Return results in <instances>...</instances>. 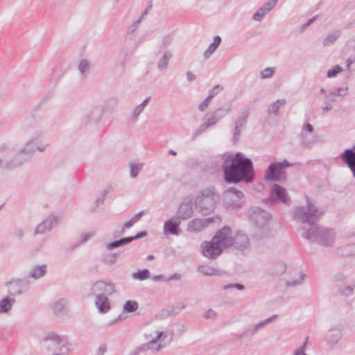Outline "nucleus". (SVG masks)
Returning a JSON list of instances; mask_svg holds the SVG:
<instances>
[{"mask_svg": "<svg viewBox=\"0 0 355 355\" xmlns=\"http://www.w3.org/2000/svg\"><path fill=\"white\" fill-rule=\"evenodd\" d=\"M306 208L297 207L293 211L294 218L304 224L302 237L320 246L331 247L335 243L336 232L333 229L318 224L324 211L318 209L309 197H306Z\"/></svg>", "mask_w": 355, "mask_h": 355, "instance_id": "1", "label": "nucleus"}, {"mask_svg": "<svg viewBox=\"0 0 355 355\" xmlns=\"http://www.w3.org/2000/svg\"><path fill=\"white\" fill-rule=\"evenodd\" d=\"M221 169L223 179L228 184H237L241 182L250 183L254 178L252 160L240 152L226 157L221 165Z\"/></svg>", "mask_w": 355, "mask_h": 355, "instance_id": "2", "label": "nucleus"}, {"mask_svg": "<svg viewBox=\"0 0 355 355\" xmlns=\"http://www.w3.org/2000/svg\"><path fill=\"white\" fill-rule=\"evenodd\" d=\"M220 196L216 193L214 187H208L200 191L196 196L194 205L203 215L211 214L216 208Z\"/></svg>", "mask_w": 355, "mask_h": 355, "instance_id": "3", "label": "nucleus"}, {"mask_svg": "<svg viewBox=\"0 0 355 355\" xmlns=\"http://www.w3.org/2000/svg\"><path fill=\"white\" fill-rule=\"evenodd\" d=\"M292 164L286 159L282 162H272L267 168L264 180L271 182H283L286 179V167L291 166Z\"/></svg>", "mask_w": 355, "mask_h": 355, "instance_id": "4", "label": "nucleus"}, {"mask_svg": "<svg viewBox=\"0 0 355 355\" xmlns=\"http://www.w3.org/2000/svg\"><path fill=\"white\" fill-rule=\"evenodd\" d=\"M45 341H51L54 348L52 355H67L71 349L67 336H60L54 332L48 334L44 338Z\"/></svg>", "mask_w": 355, "mask_h": 355, "instance_id": "5", "label": "nucleus"}, {"mask_svg": "<svg viewBox=\"0 0 355 355\" xmlns=\"http://www.w3.org/2000/svg\"><path fill=\"white\" fill-rule=\"evenodd\" d=\"M223 203L226 208L239 209L244 203V195L236 188L230 187L224 193Z\"/></svg>", "mask_w": 355, "mask_h": 355, "instance_id": "6", "label": "nucleus"}, {"mask_svg": "<svg viewBox=\"0 0 355 355\" xmlns=\"http://www.w3.org/2000/svg\"><path fill=\"white\" fill-rule=\"evenodd\" d=\"M42 136L43 132L42 130L36 131L21 148L22 152L25 153L29 158H31L36 150L40 152H44L48 146V144L41 142Z\"/></svg>", "mask_w": 355, "mask_h": 355, "instance_id": "7", "label": "nucleus"}, {"mask_svg": "<svg viewBox=\"0 0 355 355\" xmlns=\"http://www.w3.org/2000/svg\"><path fill=\"white\" fill-rule=\"evenodd\" d=\"M7 293L10 296L15 297L26 293L30 288V282L27 278H13L5 283Z\"/></svg>", "mask_w": 355, "mask_h": 355, "instance_id": "8", "label": "nucleus"}, {"mask_svg": "<svg viewBox=\"0 0 355 355\" xmlns=\"http://www.w3.org/2000/svg\"><path fill=\"white\" fill-rule=\"evenodd\" d=\"M270 219V214L259 207L251 208L249 210V220L257 227H263Z\"/></svg>", "mask_w": 355, "mask_h": 355, "instance_id": "9", "label": "nucleus"}, {"mask_svg": "<svg viewBox=\"0 0 355 355\" xmlns=\"http://www.w3.org/2000/svg\"><path fill=\"white\" fill-rule=\"evenodd\" d=\"M200 247L203 256L211 260L216 259L224 250L212 239L209 241H203Z\"/></svg>", "mask_w": 355, "mask_h": 355, "instance_id": "10", "label": "nucleus"}, {"mask_svg": "<svg viewBox=\"0 0 355 355\" xmlns=\"http://www.w3.org/2000/svg\"><path fill=\"white\" fill-rule=\"evenodd\" d=\"M232 229L230 226H224L216 232L212 239L223 250L229 248L232 244Z\"/></svg>", "mask_w": 355, "mask_h": 355, "instance_id": "11", "label": "nucleus"}, {"mask_svg": "<svg viewBox=\"0 0 355 355\" xmlns=\"http://www.w3.org/2000/svg\"><path fill=\"white\" fill-rule=\"evenodd\" d=\"M232 244L234 250L237 253L245 254L246 251H248L250 248V243L248 235L241 231L236 233L234 237H232Z\"/></svg>", "mask_w": 355, "mask_h": 355, "instance_id": "12", "label": "nucleus"}, {"mask_svg": "<svg viewBox=\"0 0 355 355\" xmlns=\"http://www.w3.org/2000/svg\"><path fill=\"white\" fill-rule=\"evenodd\" d=\"M115 291L114 284L112 282H107L98 280L94 282L91 288V295L97 296L98 295H111Z\"/></svg>", "mask_w": 355, "mask_h": 355, "instance_id": "13", "label": "nucleus"}, {"mask_svg": "<svg viewBox=\"0 0 355 355\" xmlns=\"http://www.w3.org/2000/svg\"><path fill=\"white\" fill-rule=\"evenodd\" d=\"M270 196L272 201L280 202L285 205H290L291 202L286 190L278 184H272Z\"/></svg>", "mask_w": 355, "mask_h": 355, "instance_id": "14", "label": "nucleus"}, {"mask_svg": "<svg viewBox=\"0 0 355 355\" xmlns=\"http://www.w3.org/2000/svg\"><path fill=\"white\" fill-rule=\"evenodd\" d=\"M193 214V200L191 198H186L180 205L175 216L178 220H185L190 218Z\"/></svg>", "mask_w": 355, "mask_h": 355, "instance_id": "15", "label": "nucleus"}, {"mask_svg": "<svg viewBox=\"0 0 355 355\" xmlns=\"http://www.w3.org/2000/svg\"><path fill=\"white\" fill-rule=\"evenodd\" d=\"M343 162L350 169L352 175L355 178V150L354 148L345 149L339 155Z\"/></svg>", "mask_w": 355, "mask_h": 355, "instance_id": "16", "label": "nucleus"}, {"mask_svg": "<svg viewBox=\"0 0 355 355\" xmlns=\"http://www.w3.org/2000/svg\"><path fill=\"white\" fill-rule=\"evenodd\" d=\"M58 223V218L55 216H49L45 218L41 223L38 224L35 228V234H44L50 231L53 226Z\"/></svg>", "mask_w": 355, "mask_h": 355, "instance_id": "17", "label": "nucleus"}, {"mask_svg": "<svg viewBox=\"0 0 355 355\" xmlns=\"http://www.w3.org/2000/svg\"><path fill=\"white\" fill-rule=\"evenodd\" d=\"M180 220L177 218H171L165 221L164 224V232L165 234L171 235H179L181 233L180 227Z\"/></svg>", "mask_w": 355, "mask_h": 355, "instance_id": "18", "label": "nucleus"}, {"mask_svg": "<svg viewBox=\"0 0 355 355\" xmlns=\"http://www.w3.org/2000/svg\"><path fill=\"white\" fill-rule=\"evenodd\" d=\"M304 132H307L308 133L313 134L314 132L313 126L309 122H305L302 129V144L305 147H310L316 142V138L315 137L312 136L311 139H309Z\"/></svg>", "mask_w": 355, "mask_h": 355, "instance_id": "19", "label": "nucleus"}, {"mask_svg": "<svg viewBox=\"0 0 355 355\" xmlns=\"http://www.w3.org/2000/svg\"><path fill=\"white\" fill-rule=\"evenodd\" d=\"M69 300L66 298H60L56 301L53 306V313L58 318L64 317L69 312Z\"/></svg>", "mask_w": 355, "mask_h": 355, "instance_id": "20", "label": "nucleus"}, {"mask_svg": "<svg viewBox=\"0 0 355 355\" xmlns=\"http://www.w3.org/2000/svg\"><path fill=\"white\" fill-rule=\"evenodd\" d=\"M277 318V315H273L271 317L256 324L250 329H246L243 333L239 335V338H242L246 335L253 336L260 329L264 327L266 325L271 323L275 319Z\"/></svg>", "mask_w": 355, "mask_h": 355, "instance_id": "21", "label": "nucleus"}, {"mask_svg": "<svg viewBox=\"0 0 355 355\" xmlns=\"http://www.w3.org/2000/svg\"><path fill=\"white\" fill-rule=\"evenodd\" d=\"M95 305L101 313H106L111 308L107 295H98L96 296Z\"/></svg>", "mask_w": 355, "mask_h": 355, "instance_id": "22", "label": "nucleus"}, {"mask_svg": "<svg viewBox=\"0 0 355 355\" xmlns=\"http://www.w3.org/2000/svg\"><path fill=\"white\" fill-rule=\"evenodd\" d=\"M23 164V161L15 162L13 160V156L6 155L0 159V168L5 170H12Z\"/></svg>", "mask_w": 355, "mask_h": 355, "instance_id": "23", "label": "nucleus"}, {"mask_svg": "<svg viewBox=\"0 0 355 355\" xmlns=\"http://www.w3.org/2000/svg\"><path fill=\"white\" fill-rule=\"evenodd\" d=\"M218 122V120L216 119V116H214L212 114L208 118L207 122L201 124L198 129L195 130L192 135V139L194 140L197 137L201 135L204 131H205L207 128L216 125Z\"/></svg>", "mask_w": 355, "mask_h": 355, "instance_id": "24", "label": "nucleus"}, {"mask_svg": "<svg viewBox=\"0 0 355 355\" xmlns=\"http://www.w3.org/2000/svg\"><path fill=\"white\" fill-rule=\"evenodd\" d=\"M47 272V266L45 264L40 266H35L32 268L26 278L38 279L44 277Z\"/></svg>", "mask_w": 355, "mask_h": 355, "instance_id": "25", "label": "nucleus"}, {"mask_svg": "<svg viewBox=\"0 0 355 355\" xmlns=\"http://www.w3.org/2000/svg\"><path fill=\"white\" fill-rule=\"evenodd\" d=\"M342 337L341 329L338 327H332L326 335L325 339L329 344L337 343Z\"/></svg>", "mask_w": 355, "mask_h": 355, "instance_id": "26", "label": "nucleus"}, {"mask_svg": "<svg viewBox=\"0 0 355 355\" xmlns=\"http://www.w3.org/2000/svg\"><path fill=\"white\" fill-rule=\"evenodd\" d=\"M164 333L162 331H159L157 333V336L149 341L148 343L142 344L139 347H137L134 352H132V355H139L141 352L146 351L150 349V346L155 344L158 340L161 339V338L163 336Z\"/></svg>", "mask_w": 355, "mask_h": 355, "instance_id": "27", "label": "nucleus"}, {"mask_svg": "<svg viewBox=\"0 0 355 355\" xmlns=\"http://www.w3.org/2000/svg\"><path fill=\"white\" fill-rule=\"evenodd\" d=\"M251 108L250 105H248L241 110L235 121V125L243 128L246 124Z\"/></svg>", "mask_w": 355, "mask_h": 355, "instance_id": "28", "label": "nucleus"}, {"mask_svg": "<svg viewBox=\"0 0 355 355\" xmlns=\"http://www.w3.org/2000/svg\"><path fill=\"white\" fill-rule=\"evenodd\" d=\"M102 118V110L100 107H94L92 109L86 114L87 122H94L98 123Z\"/></svg>", "mask_w": 355, "mask_h": 355, "instance_id": "29", "label": "nucleus"}, {"mask_svg": "<svg viewBox=\"0 0 355 355\" xmlns=\"http://www.w3.org/2000/svg\"><path fill=\"white\" fill-rule=\"evenodd\" d=\"M198 270L205 276H220L221 275V271L219 269L207 265L198 266Z\"/></svg>", "mask_w": 355, "mask_h": 355, "instance_id": "30", "label": "nucleus"}, {"mask_svg": "<svg viewBox=\"0 0 355 355\" xmlns=\"http://www.w3.org/2000/svg\"><path fill=\"white\" fill-rule=\"evenodd\" d=\"M15 303L13 297L6 296L0 300V313H8Z\"/></svg>", "mask_w": 355, "mask_h": 355, "instance_id": "31", "label": "nucleus"}, {"mask_svg": "<svg viewBox=\"0 0 355 355\" xmlns=\"http://www.w3.org/2000/svg\"><path fill=\"white\" fill-rule=\"evenodd\" d=\"M221 41V37L219 35H216L214 37L213 42L209 44L207 50L204 52L205 59H208L214 53L220 44Z\"/></svg>", "mask_w": 355, "mask_h": 355, "instance_id": "32", "label": "nucleus"}, {"mask_svg": "<svg viewBox=\"0 0 355 355\" xmlns=\"http://www.w3.org/2000/svg\"><path fill=\"white\" fill-rule=\"evenodd\" d=\"M205 227L202 219L195 218L188 223L187 229L190 232H199Z\"/></svg>", "mask_w": 355, "mask_h": 355, "instance_id": "33", "label": "nucleus"}, {"mask_svg": "<svg viewBox=\"0 0 355 355\" xmlns=\"http://www.w3.org/2000/svg\"><path fill=\"white\" fill-rule=\"evenodd\" d=\"M172 58V53L169 51H164L162 58L159 60L157 63V68L159 71L165 70L168 65V62Z\"/></svg>", "mask_w": 355, "mask_h": 355, "instance_id": "34", "label": "nucleus"}, {"mask_svg": "<svg viewBox=\"0 0 355 355\" xmlns=\"http://www.w3.org/2000/svg\"><path fill=\"white\" fill-rule=\"evenodd\" d=\"M340 36V31L336 30L327 35L323 40L322 44L324 46H329L333 44L336 40Z\"/></svg>", "mask_w": 355, "mask_h": 355, "instance_id": "35", "label": "nucleus"}, {"mask_svg": "<svg viewBox=\"0 0 355 355\" xmlns=\"http://www.w3.org/2000/svg\"><path fill=\"white\" fill-rule=\"evenodd\" d=\"M286 103V99H278L272 104H270L268 109V112L269 114H277L279 109L284 106Z\"/></svg>", "mask_w": 355, "mask_h": 355, "instance_id": "36", "label": "nucleus"}, {"mask_svg": "<svg viewBox=\"0 0 355 355\" xmlns=\"http://www.w3.org/2000/svg\"><path fill=\"white\" fill-rule=\"evenodd\" d=\"M110 191V188H106L105 189L101 196L99 197H98L96 198V200H95V202L93 203V205H92L91 208H90V211L94 212V211H96V210L97 209V208L98 207V206L100 205H102L103 204L104 202V200L107 195V193H109Z\"/></svg>", "mask_w": 355, "mask_h": 355, "instance_id": "37", "label": "nucleus"}, {"mask_svg": "<svg viewBox=\"0 0 355 355\" xmlns=\"http://www.w3.org/2000/svg\"><path fill=\"white\" fill-rule=\"evenodd\" d=\"M90 63L88 60L83 59L79 62L78 65V70L80 75L83 77L86 76V74L90 70Z\"/></svg>", "mask_w": 355, "mask_h": 355, "instance_id": "38", "label": "nucleus"}, {"mask_svg": "<svg viewBox=\"0 0 355 355\" xmlns=\"http://www.w3.org/2000/svg\"><path fill=\"white\" fill-rule=\"evenodd\" d=\"M139 308V304L135 300H128L123 306V310L125 313H132Z\"/></svg>", "mask_w": 355, "mask_h": 355, "instance_id": "39", "label": "nucleus"}, {"mask_svg": "<svg viewBox=\"0 0 355 355\" xmlns=\"http://www.w3.org/2000/svg\"><path fill=\"white\" fill-rule=\"evenodd\" d=\"M130 176L132 178H135L139 173V171L143 167L142 163H130Z\"/></svg>", "mask_w": 355, "mask_h": 355, "instance_id": "40", "label": "nucleus"}, {"mask_svg": "<svg viewBox=\"0 0 355 355\" xmlns=\"http://www.w3.org/2000/svg\"><path fill=\"white\" fill-rule=\"evenodd\" d=\"M230 111V107H220L216 109L215 111H214L211 114L216 116V119L218 120V121L223 119L225 116H226Z\"/></svg>", "mask_w": 355, "mask_h": 355, "instance_id": "41", "label": "nucleus"}, {"mask_svg": "<svg viewBox=\"0 0 355 355\" xmlns=\"http://www.w3.org/2000/svg\"><path fill=\"white\" fill-rule=\"evenodd\" d=\"M150 277V271L148 269H143L137 272H133L132 278L141 281L145 280Z\"/></svg>", "mask_w": 355, "mask_h": 355, "instance_id": "42", "label": "nucleus"}, {"mask_svg": "<svg viewBox=\"0 0 355 355\" xmlns=\"http://www.w3.org/2000/svg\"><path fill=\"white\" fill-rule=\"evenodd\" d=\"M354 289H355V284L346 286L345 287H339L338 291L340 295H342L346 297H348L352 296L354 294Z\"/></svg>", "mask_w": 355, "mask_h": 355, "instance_id": "43", "label": "nucleus"}, {"mask_svg": "<svg viewBox=\"0 0 355 355\" xmlns=\"http://www.w3.org/2000/svg\"><path fill=\"white\" fill-rule=\"evenodd\" d=\"M118 256L119 254L116 253L106 254L103 257V261L107 265H112L116 262Z\"/></svg>", "mask_w": 355, "mask_h": 355, "instance_id": "44", "label": "nucleus"}, {"mask_svg": "<svg viewBox=\"0 0 355 355\" xmlns=\"http://www.w3.org/2000/svg\"><path fill=\"white\" fill-rule=\"evenodd\" d=\"M306 275L304 273H301L300 275V277L298 279H297L295 280H293V281H288L286 283V286L287 288H288V287H295V286H297L302 284V283L304 282V279L306 277Z\"/></svg>", "mask_w": 355, "mask_h": 355, "instance_id": "45", "label": "nucleus"}, {"mask_svg": "<svg viewBox=\"0 0 355 355\" xmlns=\"http://www.w3.org/2000/svg\"><path fill=\"white\" fill-rule=\"evenodd\" d=\"M29 159V157H28L25 153L22 152L21 149L13 155L14 161H23V164L28 161Z\"/></svg>", "mask_w": 355, "mask_h": 355, "instance_id": "46", "label": "nucleus"}, {"mask_svg": "<svg viewBox=\"0 0 355 355\" xmlns=\"http://www.w3.org/2000/svg\"><path fill=\"white\" fill-rule=\"evenodd\" d=\"M268 13L266 11L265 8L261 6L258 9V10L253 15L252 19L255 21H260L265 15Z\"/></svg>", "mask_w": 355, "mask_h": 355, "instance_id": "47", "label": "nucleus"}, {"mask_svg": "<svg viewBox=\"0 0 355 355\" xmlns=\"http://www.w3.org/2000/svg\"><path fill=\"white\" fill-rule=\"evenodd\" d=\"M93 236V234L92 233H86V234H83L80 236V240L76 243V245L74 246H73L71 248L72 250H73L74 248H76V247H78L79 245L86 243L88 240H89Z\"/></svg>", "mask_w": 355, "mask_h": 355, "instance_id": "48", "label": "nucleus"}, {"mask_svg": "<svg viewBox=\"0 0 355 355\" xmlns=\"http://www.w3.org/2000/svg\"><path fill=\"white\" fill-rule=\"evenodd\" d=\"M343 71V69L339 65H335L328 70L327 76V78H334L337 76L338 73Z\"/></svg>", "mask_w": 355, "mask_h": 355, "instance_id": "49", "label": "nucleus"}, {"mask_svg": "<svg viewBox=\"0 0 355 355\" xmlns=\"http://www.w3.org/2000/svg\"><path fill=\"white\" fill-rule=\"evenodd\" d=\"M223 89V87L220 85H216L213 88L209 89V94L207 96L208 98L211 100L216 96L220 91Z\"/></svg>", "mask_w": 355, "mask_h": 355, "instance_id": "50", "label": "nucleus"}, {"mask_svg": "<svg viewBox=\"0 0 355 355\" xmlns=\"http://www.w3.org/2000/svg\"><path fill=\"white\" fill-rule=\"evenodd\" d=\"M123 245V244L122 240H121V239H120L119 240H115L114 241L107 243L106 248L107 250L111 251L115 248H119Z\"/></svg>", "mask_w": 355, "mask_h": 355, "instance_id": "51", "label": "nucleus"}, {"mask_svg": "<svg viewBox=\"0 0 355 355\" xmlns=\"http://www.w3.org/2000/svg\"><path fill=\"white\" fill-rule=\"evenodd\" d=\"M347 88L345 87H338L331 90L329 93V96H344L347 94Z\"/></svg>", "mask_w": 355, "mask_h": 355, "instance_id": "52", "label": "nucleus"}, {"mask_svg": "<svg viewBox=\"0 0 355 355\" xmlns=\"http://www.w3.org/2000/svg\"><path fill=\"white\" fill-rule=\"evenodd\" d=\"M275 73V69L268 67L261 71V78L263 79L271 78Z\"/></svg>", "mask_w": 355, "mask_h": 355, "instance_id": "53", "label": "nucleus"}, {"mask_svg": "<svg viewBox=\"0 0 355 355\" xmlns=\"http://www.w3.org/2000/svg\"><path fill=\"white\" fill-rule=\"evenodd\" d=\"M275 267L278 270L277 271H271V275H281L286 269V265L283 263H277L275 264Z\"/></svg>", "mask_w": 355, "mask_h": 355, "instance_id": "54", "label": "nucleus"}, {"mask_svg": "<svg viewBox=\"0 0 355 355\" xmlns=\"http://www.w3.org/2000/svg\"><path fill=\"white\" fill-rule=\"evenodd\" d=\"M326 98L329 99L328 101H325L324 105L322 106V109L324 112H329L332 110V105L331 102H334L335 98H331L329 95H326Z\"/></svg>", "mask_w": 355, "mask_h": 355, "instance_id": "55", "label": "nucleus"}, {"mask_svg": "<svg viewBox=\"0 0 355 355\" xmlns=\"http://www.w3.org/2000/svg\"><path fill=\"white\" fill-rule=\"evenodd\" d=\"M241 127L235 125L232 138V141L234 144H236L239 141L241 135Z\"/></svg>", "mask_w": 355, "mask_h": 355, "instance_id": "56", "label": "nucleus"}, {"mask_svg": "<svg viewBox=\"0 0 355 355\" xmlns=\"http://www.w3.org/2000/svg\"><path fill=\"white\" fill-rule=\"evenodd\" d=\"M185 308V305L182 303H178L176 305V307H173L171 309L170 311H168V315H176L178 314L181 310L184 309Z\"/></svg>", "mask_w": 355, "mask_h": 355, "instance_id": "57", "label": "nucleus"}, {"mask_svg": "<svg viewBox=\"0 0 355 355\" xmlns=\"http://www.w3.org/2000/svg\"><path fill=\"white\" fill-rule=\"evenodd\" d=\"M278 0H268L262 6L269 12L277 4Z\"/></svg>", "mask_w": 355, "mask_h": 355, "instance_id": "58", "label": "nucleus"}, {"mask_svg": "<svg viewBox=\"0 0 355 355\" xmlns=\"http://www.w3.org/2000/svg\"><path fill=\"white\" fill-rule=\"evenodd\" d=\"M308 340H309V337H306L302 346H301L300 347H299L298 349H295L293 352V355H299L300 354L305 353V350H306V346L308 344Z\"/></svg>", "mask_w": 355, "mask_h": 355, "instance_id": "59", "label": "nucleus"}, {"mask_svg": "<svg viewBox=\"0 0 355 355\" xmlns=\"http://www.w3.org/2000/svg\"><path fill=\"white\" fill-rule=\"evenodd\" d=\"M232 288H236L238 290L242 291L245 288V286L243 284H239V283L229 284L225 285L223 286L224 290H227V289Z\"/></svg>", "mask_w": 355, "mask_h": 355, "instance_id": "60", "label": "nucleus"}, {"mask_svg": "<svg viewBox=\"0 0 355 355\" xmlns=\"http://www.w3.org/2000/svg\"><path fill=\"white\" fill-rule=\"evenodd\" d=\"M210 101L211 99L208 98L207 96V98L199 105L198 110L200 112H205L207 109Z\"/></svg>", "mask_w": 355, "mask_h": 355, "instance_id": "61", "label": "nucleus"}, {"mask_svg": "<svg viewBox=\"0 0 355 355\" xmlns=\"http://www.w3.org/2000/svg\"><path fill=\"white\" fill-rule=\"evenodd\" d=\"M317 15L314 16L312 18L309 19L306 22L303 24L300 27L301 31L303 32L304 31H305L311 24H312L317 19Z\"/></svg>", "mask_w": 355, "mask_h": 355, "instance_id": "62", "label": "nucleus"}, {"mask_svg": "<svg viewBox=\"0 0 355 355\" xmlns=\"http://www.w3.org/2000/svg\"><path fill=\"white\" fill-rule=\"evenodd\" d=\"M172 40V37L170 36V35H166L164 37L163 39V41H162V46L160 47V49L158 51V53H160L162 51V49L164 48V47H166L168 45L170 44Z\"/></svg>", "mask_w": 355, "mask_h": 355, "instance_id": "63", "label": "nucleus"}, {"mask_svg": "<svg viewBox=\"0 0 355 355\" xmlns=\"http://www.w3.org/2000/svg\"><path fill=\"white\" fill-rule=\"evenodd\" d=\"M217 316V313L212 309H209L205 314L204 318L206 319H214Z\"/></svg>", "mask_w": 355, "mask_h": 355, "instance_id": "64", "label": "nucleus"}]
</instances>
